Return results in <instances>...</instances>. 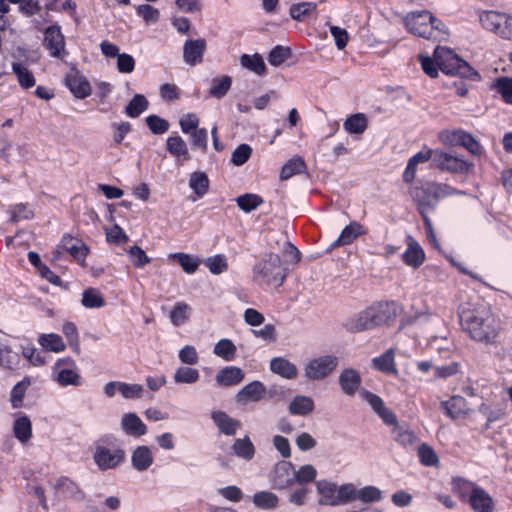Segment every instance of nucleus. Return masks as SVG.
<instances>
[{
  "label": "nucleus",
  "mask_w": 512,
  "mask_h": 512,
  "mask_svg": "<svg viewBox=\"0 0 512 512\" xmlns=\"http://www.w3.org/2000/svg\"><path fill=\"white\" fill-rule=\"evenodd\" d=\"M149 102L142 94H136L125 107V114L131 118L139 117L148 109Z\"/></svg>",
  "instance_id": "37998d69"
},
{
  "label": "nucleus",
  "mask_w": 512,
  "mask_h": 512,
  "mask_svg": "<svg viewBox=\"0 0 512 512\" xmlns=\"http://www.w3.org/2000/svg\"><path fill=\"white\" fill-rule=\"evenodd\" d=\"M245 374L243 370L237 366H226L220 369L215 381L221 387H232L240 384L244 380Z\"/></svg>",
  "instance_id": "5701e85b"
},
{
  "label": "nucleus",
  "mask_w": 512,
  "mask_h": 512,
  "mask_svg": "<svg viewBox=\"0 0 512 512\" xmlns=\"http://www.w3.org/2000/svg\"><path fill=\"white\" fill-rule=\"evenodd\" d=\"M365 230L361 224L356 221L351 222L341 232L340 236L330 244L329 250L336 247L351 244L357 237L365 234Z\"/></svg>",
  "instance_id": "a878e982"
},
{
  "label": "nucleus",
  "mask_w": 512,
  "mask_h": 512,
  "mask_svg": "<svg viewBox=\"0 0 512 512\" xmlns=\"http://www.w3.org/2000/svg\"><path fill=\"white\" fill-rule=\"evenodd\" d=\"M396 315L397 305L395 302H376L350 317L345 323V328L352 333L372 330L386 324Z\"/></svg>",
  "instance_id": "f03ea898"
},
{
  "label": "nucleus",
  "mask_w": 512,
  "mask_h": 512,
  "mask_svg": "<svg viewBox=\"0 0 512 512\" xmlns=\"http://www.w3.org/2000/svg\"><path fill=\"white\" fill-rule=\"evenodd\" d=\"M56 493L62 495L65 499L82 502L85 500V493L79 485L72 479L61 476L54 483Z\"/></svg>",
  "instance_id": "dca6fc26"
},
{
  "label": "nucleus",
  "mask_w": 512,
  "mask_h": 512,
  "mask_svg": "<svg viewBox=\"0 0 512 512\" xmlns=\"http://www.w3.org/2000/svg\"><path fill=\"white\" fill-rule=\"evenodd\" d=\"M146 123L154 134L161 135L169 129V122L157 115H149L146 118Z\"/></svg>",
  "instance_id": "774afa93"
},
{
  "label": "nucleus",
  "mask_w": 512,
  "mask_h": 512,
  "mask_svg": "<svg viewBox=\"0 0 512 512\" xmlns=\"http://www.w3.org/2000/svg\"><path fill=\"white\" fill-rule=\"evenodd\" d=\"M434 157V165L442 171H448L454 174H465L473 168L472 163L442 150H436Z\"/></svg>",
  "instance_id": "9b49d317"
},
{
  "label": "nucleus",
  "mask_w": 512,
  "mask_h": 512,
  "mask_svg": "<svg viewBox=\"0 0 512 512\" xmlns=\"http://www.w3.org/2000/svg\"><path fill=\"white\" fill-rule=\"evenodd\" d=\"M391 433L393 439L403 447L412 446L417 440L415 433L406 425H395Z\"/></svg>",
  "instance_id": "c9c22d12"
},
{
  "label": "nucleus",
  "mask_w": 512,
  "mask_h": 512,
  "mask_svg": "<svg viewBox=\"0 0 512 512\" xmlns=\"http://www.w3.org/2000/svg\"><path fill=\"white\" fill-rule=\"evenodd\" d=\"M167 151L174 157H182L184 160H189L190 155L186 142L180 136H170L166 141Z\"/></svg>",
  "instance_id": "e433bc0d"
},
{
  "label": "nucleus",
  "mask_w": 512,
  "mask_h": 512,
  "mask_svg": "<svg viewBox=\"0 0 512 512\" xmlns=\"http://www.w3.org/2000/svg\"><path fill=\"white\" fill-rule=\"evenodd\" d=\"M338 365V358L325 355L310 360L304 367V376L309 380H322L330 375Z\"/></svg>",
  "instance_id": "9d476101"
},
{
  "label": "nucleus",
  "mask_w": 512,
  "mask_h": 512,
  "mask_svg": "<svg viewBox=\"0 0 512 512\" xmlns=\"http://www.w3.org/2000/svg\"><path fill=\"white\" fill-rule=\"evenodd\" d=\"M253 280L260 285L281 286L286 279V271L281 257L275 253L265 254L253 266Z\"/></svg>",
  "instance_id": "20e7f679"
},
{
  "label": "nucleus",
  "mask_w": 512,
  "mask_h": 512,
  "mask_svg": "<svg viewBox=\"0 0 512 512\" xmlns=\"http://www.w3.org/2000/svg\"><path fill=\"white\" fill-rule=\"evenodd\" d=\"M190 312L191 307L188 304L184 302L176 303L170 312V320L172 324L175 326L182 325L189 319Z\"/></svg>",
  "instance_id": "603ef678"
},
{
  "label": "nucleus",
  "mask_w": 512,
  "mask_h": 512,
  "mask_svg": "<svg viewBox=\"0 0 512 512\" xmlns=\"http://www.w3.org/2000/svg\"><path fill=\"white\" fill-rule=\"evenodd\" d=\"M136 13L143 18L146 24L156 23L160 18L159 10L148 4L137 6Z\"/></svg>",
  "instance_id": "e2e57ef3"
},
{
  "label": "nucleus",
  "mask_w": 512,
  "mask_h": 512,
  "mask_svg": "<svg viewBox=\"0 0 512 512\" xmlns=\"http://www.w3.org/2000/svg\"><path fill=\"white\" fill-rule=\"evenodd\" d=\"M505 13L496 11H483L479 16V21L482 27L498 36V31L501 29Z\"/></svg>",
  "instance_id": "7c9ffc66"
},
{
  "label": "nucleus",
  "mask_w": 512,
  "mask_h": 512,
  "mask_svg": "<svg viewBox=\"0 0 512 512\" xmlns=\"http://www.w3.org/2000/svg\"><path fill=\"white\" fill-rule=\"evenodd\" d=\"M31 385L29 377H24L11 390L10 402L13 408H20L28 387Z\"/></svg>",
  "instance_id": "de8ad7c7"
},
{
  "label": "nucleus",
  "mask_w": 512,
  "mask_h": 512,
  "mask_svg": "<svg viewBox=\"0 0 512 512\" xmlns=\"http://www.w3.org/2000/svg\"><path fill=\"white\" fill-rule=\"evenodd\" d=\"M418 457L420 463L424 466H436L439 462V458L434 449L426 443L418 447Z\"/></svg>",
  "instance_id": "4d7b16f0"
},
{
  "label": "nucleus",
  "mask_w": 512,
  "mask_h": 512,
  "mask_svg": "<svg viewBox=\"0 0 512 512\" xmlns=\"http://www.w3.org/2000/svg\"><path fill=\"white\" fill-rule=\"evenodd\" d=\"M232 79L229 76L214 78L209 89L210 96L220 99L223 98L230 90Z\"/></svg>",
  "instance_id": "09e8293b"
},
{
  "label": "nucleus",
  "mask_w": 512,
  "mask_h": 512,
  "mask_svg": "<svg viewBox=\"0 0 512 512\" xmlns=\"http://www.w3.org/2000/svg\"><path fill=\"white\" fill-rule=\"evenodd\" d=\"M130 261L136 268H142L151 262V259L146 255L144 250L139 246H132L128 250Z\"/></svg>",
  "instance_id": "0e129e2a"
},
{
  "label": "nucleus",
  "mask_w": 512,
  "mask_h": 512,
  "mask_svg": "<svg viewBox=\"0 0 512 512\" xmlns=\"http://www.w3.org/2000/svg\"><path fill=\"white\" fill-rule=\"evenodd\" d=\"M38 343L47 351L54 353L63 352L66 345L62 338L55 333L41 334L38 338Z\"/></svg>",
  "instance_id": "4c0bfd02"
},
{
  "label": "nucleus",
  "mask_w": 512,
  "mask_h": 512,
  "mask_svg": "<svg viewBox=\"0 0 512 512\" xmlns=\"http://www.w3.org/2000/svg\"><path fill=\"white\" fill-rule=\"evenodd\" d=\"M441 140L444 143H449L451 145L463 146L473 155H479L481 153L480 144L473 138L472 135L466 133L463 130L442 133Z\"/></svg>",
  "instance_id": "2eb2a0df"
},
{
  "label": "nucleus",
  "mask_w": 512,
  "mask_h": 512,
  "mask_svg": "<svg viewBox=\"0 0 512 512\" xmlns=\"http://www.w3.org/2000/svg\"><path fill=\"white\" fill-rule=\"evenodd\" d=\"M270 370L282 378L291 380L298 375V369L295 364L284 357H275L270 361Z\"/></svg>",
  "instance_id": "bb28decb"
},
{
  "label": "nucleus",
  "mask_w": 512,
  "mask_h": 512,
  "mask_svg": "<svg viewBox=\"0 0 512 512\" xmlns=\"http://www.w3.org/2000/svg\"><path fill=\"white\" fill-rule=\"evenodd\" d=\"M106 240L112 244H124L129 241V236L119 225H114L111 228L105 229Z\"/></svg>",
  "instance_id": "69168bd1"
},
{
  "label": "nucleus",
  "mask_w": 512,
  "mask_h": 512,
  "mask_svg": "<svg viewBox=\"0 0 512 512\" xmlns=\"http://www.w3.org/2000/svg\"><path fill=\"white\" fill-rule=\"evenodd\" d=\"M459 191L445 183L427 182L422 187L416 188L412 195L417 202L418 210L422 216H427V210L436 206L437 202L451 195H462Z\"/></svg>",
  "instance_id": "39448f33"
},
{
  "label": "nucleus",
  "mask_w": 512,
  "mask_h": 512,
  "mask_svg": "<svg viewBox=\"0 0 512 512\" xmlns=\"http://www.w3.org/2000/svg\"><path fill=\"white\" fill-rule=\"evenodd\" d=\"M13 434L21 443L26 444L32 438V423L28 416L19 415L13 423Z\"/></svg>",
  "instance_id": "c85d7f7f"
},
{
  "label": "nucleus",
  "mask_w": 512,
  "mask_h": 512,
  "mask_svg": "<svg viewBox=\"0 0 512 512\" xmlns=\"http://www.w3.org/2000/svg\"><path fill=\"white\" fill-rule=\"evenodd\" d=\"M21 357L9 346H0V366L7 370H15L19 367Z\"/></svg>",
  "instance_id": "ea45409f"
},
{
  "label": "nucleus",
  "mask_w": 512,
  "mask_h": 512,
  "mask_svg": "<svg viewBox=\"0 0 512 512\" xmlns=\"http://www.w3.org/2000/svg\"><path fill=\"white\" fill-rule=\"evenodd\" d=\"M154 461L151 449L148 446L142 445L136 447L131 456L132 466L137 471L147 470Z\"/></svg>",
  "instance_id": "cd10ccee"
},
{
  "label": "nucleus",
  "mask_w": 512,
  "mask_h": 512,
  "mask_svg": "<svg viewBox=\"0 0 512 512\" xmlns=\"http://www.w3.org/2000/svg\"><path fill=\"white\" fill-rule=\"evenodd\" d=\"M339 385L347 396H353L360 388L361 376L353 368L344 369L339 375Z\"/></svg>",
  "instance_id": "b1692460"
},
{
  "label": "nucleus",
  "mask_w": 512,
  "mask_h": 512,
  "mask_svg": "<svg viewBox=\"0 0 512 512\" xmlns=\"http://www.w3.org/2000/svg\"><path fill=\"white\" fill-rule=\"evenodd\" d=\"M205 265L212 274L218 275L228 269V262L224 255H215L205 260Z\"/></svg>",
  "instance_id": "bf43d9fd"
},
{
  "label": "nucleus",
  "mask_w": 512,
  "mask_h": 512,
  "mask_svg": "<svg viewBox=\"0 0 512 512\" xmlns=\"http://www.w3.org/2000/svg\"><path fill=\"white\" fill-rule=\"evenodd\" d=\"M168 258L176 260L182 267L183 271L188 274L195 273L199 267V260L195 256L190 254L182 252L171 253L168 255Z\"/></svg>",
  "instance_id": "79ce46f5"
},
{
  "label": "nucleus",
  "mask_w": 512,
  "mask_h": 512,
  "mask_svg": "<svg viewBox=\"0 0 512 512\" xmlns=\"http://www.w3.org/2000/svg\"><path fill=\"white\" fill-rule=\"evenodd\" d=\"M351 502L359 500L362 503L379 502L382 499V491L375 486H365L357 489L353 484V491L351 492Z\"/></svg>",
  "instance_id": "c756f323"
},
{
  "label": "nucleus",
  "mask_w": 512,
  "mask_h": 512,
  "mask_svg": "<svg viewBox=\"0 0 512 512\" xmlns=\"http://www.w3.org/2000/svg\"><path fill=\"white\" fill-rule=\"evenodd\" d=\"M211 418L219 431L227 436L235 435L238 428L241 426L240 421L232 418L221 410L213 411Z\"/></svg>",
  "instance_id": "393cba45"
},
{
  "label": "nucleus",
  "mask_w": 512,
  "mask_h": 512,
  "mask_svg": "<svg viewBox=\"0 0 512 512\" xmlns=\"http://www.w3.org/2000/svg\"><path fill=\"white\" fill-rule=\"evenodd\" d=\"M434 59L438 68L447 75L479 79V74L449 48L438 46L434 51Z\"/></svg>",
  "instance_id": "423d86ee"
},
{
  "label": "nucleus",
  "mask_w": 512,
  "mask_h": 512,
  "mask_svg": "<svg viewBox=\"0 0 512 512\" xmlns=\"http://www.w3.org/2000/svg\"><path fill=\"white\" fill-rule=\"evenodd\" d=\"M237 348L229 339H221L214 346V354L226 361L234 359Z\"/></svg>",
  "instance_id": "3c124183"
},
{
  "label": "nucleus",
  "mask_w": 512,
  "mask_h": 512,
  "mask_svg": "<svg viewBox=\"0 0 512 512\" xmlns=\"http://www.w3.org/2000/svg\"><path fill=\"white\" fill-rule=\"evenodd\" d=\"M288 410L292 415H308L314 410V401L309 396L298 395L291 400Z\"/></svg>",
  "instance_id": "2f4dec72"
},
{
  "label": "nucleus",
  "mask_w": 512,
  "mask_h": 512,
  "mask_svg": "<svg viewBox=\"0 0 512 512\" xmlns=\"http://www.w3.org/2000/svg\"><path fill=\"white\" fill-rule=\"evenodd\" d=\"M238 207L246 213H249L255 209H257L262 203L263 200L260 196L256 194H244L239 196L236 199Z\"/></svg>",
  "instance_id": "6e6d98bb"
},
{
  "label": "nucleus",
  "mask_w": 512,
  "mask_h": 512,
  "mask_svg": "<svg viewBox=\"0 0 512 512\" xmlns=\"http://www.w3.org/2000/svg\"><path fill=\"white\" fill-rule=\"evenodd\" d=\"M405 241L407 249L403 253V261L410 267L418 268L425 260L424 250L411 235H407Z\"/></svg>",
  "instance_id": "4be33fe9"
},
{
  "label": "nucleus",
  "mask_w": 512,
  "mask_h": 512,
  "mask_svg": "<svg viewBox=\"0 0 512 512\" xmlns=\"http://www.w3.org/2000/svg\"><path fill=\"white\" fill-rule=\"evenodd\" d=\"M62 332L68 339L69 345L73 351L79 352L80 342L77 327L72 322H65L62 327Z\"/></svg>",
  "instance_id": "052dcab7"
},
{
  "label": "nucleus",
  "mask_w": 512,
  "mask_h": 512,
  "mask_svg": "<svg viewBox=\"0 0 512 512\" xmlns=\"http://www.w3.org/2000/svg\"><path fill=\"white\" fill-rule=\"evenodd\" d=\"M317 8L314 2H300L292 4L289 8V15L293 20L303 21L304 18L313 13Z\"/></svg>",
  "instance_id": "49530a36"
},
{
  "label": "nucleus",
  "mask_w": 512,
  "mask_h": 512,
  "mask_svg": "<svg viewBox=\"0 0 512 512\" xmlns=\"http://www.w3.org/2000/svg\"><path fill=\"white\" fill-rule=\"evenodd\" d=\"M43 46L53 58L63 60L68 56L65 37L57 24L48 26L44 30Z\"/></svg>",
  "instance_id": "1a4fd4ad"
},
{
  "label": "nucleus",
  "mask_w": 512,
  "mask_h": 512,
  "mask_svg": "<svg viewBox=\"0 0 512 512\" xmlns=\"http://www.w3.org/2000/svg\"><path fill=\"white\" fill-rule=\"evenodd\" d=\"M120 426L128 436L139 438L147 433V426L141 418L133 412L123 414Z\"/></svg>",
  "instance_id": "412c9836"
},
{
  "label": "nucleus",
  "mask_w": 512,
  "mask_h": 512,
  "mask_svg": "<svg viewBox=\"0 0 512 512\" xmlns=\"http://www.w3.org/2000/svg\"><path fill=\"white\" fill-rule=\"evenodd\" d=\"M12 71L22 88L29 89L35 85L36 80L33 73L24 64L19 62L13 63Z\"/></svg>",
  "instance_id": "58836bf2"
},
{
  "label": "nucleus",
  "mask_w": 512,
  "mask_h": 512,
  "mask_svg": "<svg viewBox=\"0 0 512 512\" xmlns=\"http://www.w3.org/2000/svg\"><path fill=\"white\" fill-rule=\"evenodd\" d=\"M52 379L62 387L82 385V377L70 357L58 359L52 367Z\"/></svg>",
  "instance_id": "6e6552de"
},
{
  "label": "nucleus",
  "mask_w": 512,
  "mask_h": 512,
  "mask_svg": "<svg viewBox=\"0 0 512 512\" xmlns=\"http://www.w3.org/2000/svg\"><path fill=\"white\" fill-rule=\"evenodd\" d=\"M458 487L463 485L467 489H471L468 498L470 507L475 512H491L493 509L492 497L483 489L476 486L474 483L459 479L457 482Z\"/></svg>",
  "instance_id": "f8f14e48"
},
{
  "label": "nucleus",
  "mask_w": 512,
  "mask_h": 512,
  "mask_svg": "<svg viewBox=\"0 0 512 512\" xmlns=\"http://www.w3.org/2000/svg\"><path fill=\"white\" fill-rule=\"evenodd\" d=\"M240 63L244 68L249 69L258 75H262L266 70L263 58L259 54H243L240 58Z\"/></svg>",
  "instance_id": "8fccbe9b"
},
{
  "label": "nucleus",
  "mask_w": 512,
  "mask_h": 512,
  "mask_svg": "<svg viewBox=\"0 0 512 512\" xmlns=\"http://www.w3.org/2000/svg\"><path fill=\"white\" fill-rule=\"evenodd\" d=\"M405 29L412 35L436 40L446 33L445 25L427 10L412 11L402 18Z\"/></svg>",
  "instance_id": "7ed1b4c3"
},
{
  "label": "nucleus",
  "mask_w": 512,
  "mask_h": 512,
  "mask_svg": "<svg viewBox=\"0 0 512 512\" xmlns=\"http://www.w3.org/2000/svg\"><path fill=\"white\" fill-rule=\"evenodd\" d=\"M206 51L205 39L186 40L183 46V61L190 66L202 63Z\"/></svg>",
  "instance_id": "a211bd4d"
},
{
  "label": "nucleus",
  "mask_w": 512,
  "mask_h": 512,
  "mask_svg": "<svg viewBox=\"0 0 512 512\" xmlns=\"http://www.w3.org/2000/svg\"><path fill=\"white\" fill-rule=\"evenodd\" d=\"M232 450L236 456L246 461L251 460L255 455V447L248 436L236 439Z\"/></svg>",
  "instance_id": "f704fd0d"
},
{
  "label": "nucleus",
  "mask_w": 512,
  "mask_h": 512,
  "mask_svg": "<svg viewBox=\"0 0 512 512\" xmlns=\"http://www.w3.org/2000/svg\"><path fill=\"white\" fill-rule=\"evenodd\" d=\"M189 186L195 192L198 198H201L208 191L209 179L203 172H194L190 175Z\"/></svg>",
  "instance_id": "a18cd8bd"
},
{
  "label": "nucleus",
  "mask_w": 512,
  "mask_h": 512,
  "mask_svg": "<svg viewBox=\"0 0 512 512\" xmlns=\"http://www.w3.org/2000/svg\"><path fill=\"white\" fill-rule=\"evenodd\" d=\"M295 483V469L291 462L281 461L276 464L273 485L277 489H287Z\"/></svg>",
  "instance_id": "6ab92c4d"
},
{
  "label": "nucleus",
  "mask_w": 512,
  "mask_h": 512,
  "mask_svg": "<svg viewBox=\"0 0 512 512\" xmlns=\"http://www.w3.org/2000/svg\"><path fill=\"white\" fill-rule=\"evenodd\" d=\"M253 503L263 510L275 509L279 504V498L270 491H260L253 495Z\"/></svg>",
  "instance_id": "a19ab883"
},
{
  "label": "nucleus",
  "mask_w": 512,
  "mask_h": 512,
  "mask_svg": "<svg viewBox=\"0 0 512 512\" xmlns=\"http://www.w3.org/2000/svg\"><path fill=\"white\" fill-rule=\"evenodd\" d=\"M344 128L349 133L361 134L367 128V118L362 113L354 114L345 121Z\"/></svg>",
  "instance_id": "5fc2aeb1"
},
{
  "label": "nucleus",
  "mask_w": 512,
  "mask_h": 512,
  "mask_svg": "<svg viewBox=\"0 0 512 512\" xmlns=\"http://www.w3.org/2000/svg\"><path fill=\"white\" fill-rule=\"evenodd\" d=\"M306 164L302 157L295 156L288 160L281 169L280 179L288 180L294 175L304 173Z\"/></svg>",
  "instance_id": "72a5a7b5"
},
{
  "label": "nucleus",
  "mask_w": 512,
  "mask_h": 512,
  "mask_svg": "<svg viewBox=\"0 0 512 512\" xmlns=\"http://www.w3.org/2000/svg\"><path fill=\"white\" fill-rule=\"evenodd\" d=\"M317 476L316 469L310 465L306 464L301 466L297 471L295 470V483L306 484L313 482Z\"/></svg>",
  "instance_id": "680f3d73"
},
{
  "label": "nucleus",
  "mask_w": 512,
  "mask_h": 512,
  "mask_svg": "<svg viewBox=\"0 0 512 512\" xmlns=\"http://www.w3.org/2000/svg\"><path fill=\"white\" fill-rule=\"evenodd\" d=\"M394 355H395L394 349L390 348L385 353L380 355L379 357H375L372 360V364L377 370H379L381 372H384L387 374H396L397 368H396V364H395V360H394Z\"/></svg>",
  "instance_id": "473e14b6"
},
{
  "label": "nucleus",
  "mask_w": 512,
  "mask_h": 512,
  "mask_svg": "<svg viewBox=\"0 0 512 512\" xmlns=\"http://www.w3.org/2000/svg\"><path fill=\"white\" fill-rule=\"evenodd\" d=\"M291 56V50L281 45L275 46L268 55V62L272 66H280Z\"/></svg>",
  "instance_id": "13d9d810"
},
{
  "label": "nucleus",
  "mask_w": 512,
  "mask_h": 512,
  "mask_svg": "<svg viewBox=\"0 0 512 512\" xmlns=\"http://www.w3.org/2000/svg\"><path fill=\"white\" fill-rule=\"evenodd\" d=\"M199 371L188 366L178 367L173 375V380L177 384H194L199 380Z\"/></svg>",
  "instance_id": "c03bdc74"
},
{
  "label": "nucleus",
  "mask_w": 512,
  "mask_h": 512,
  "mask_svg": "<svg viewBox=\"0 0 512 512\" xmlns=\"http://www.w3.org/2000/svg\"><path fill=\"white\" fill-rule=\"evenodd\" d=\"M125 458V453L122 449L111 450L105 446H97L95 448L93 459L96 465L101 470H109L118 467Z\"/></svg>",
  "instance_id": "ddd939ff"
},
{
  "label": "nucleus",
  "mask_w": 512,
  "mask_h": 512,
  "mask_svg": "<svg viewBox=\"0 0 512 512\" xmlns=\"http://www.w3.org/2000/svg\"><path fill=\"white\" fill-rule=\"evenodd\" d=\"M441 408L452 420L464 418L471 413L466 399L462 396H452L450 399L441 402Z\"/></svg>",
  "instance_id": "aec40b11"
},
{
  "label": "nucleus",
  "mask_w": 512,
  "mask_h": 512,
  "mask_svg": "<svg viewBox=\"0 0 512 512\" xmlns=\"http://www.w3.org/2000/svg\"><path fill=\"white\" fill-rule=\"evenodd\" d=\"M266 394L265 385L258 380L252 381L242 387L235 395V402L239 406L249 403H257L264 399Z\"/></svg>",
  "instance_id": "4468645a"
},
{
  "label": "nucleus",
  "mask_w": 512,
  "mask_h": 512,
  "mask_svg": "<svg viewBox=\"0 0 512 512\" xmlns=\"http://www.w3.org/2000/svg\"><path fill=\"white\" fill-rule=\"evenodd\" d=\"M317 492L321 495L320 505L340 506L351 502L353 483H345L338 486L334 482L320 480L316 482Z\"/></svg>",
  "instance_id": "0eeeda50"
},
{
  "label": "nucleus",
  "mask_w": 512,
  "mask_h": 512,
  "mask_svg": "<svg viewBox=\"0 0 512 512\" xmlns=\"http://www.w3.org/2000/svg\"><path fill=\"white\" fill-rule=\"evenodd\" d=\"M81 303L86 308H101L105 305L101 293L94 288H89L83 292Z\"/></svg>",
  "instance_id": "864d4df0"
},
{
  "label": "nucleus",
  "mask_w": 512,
  "mask_h": 512,
  "mask_svg": "<svg viewBox=\"0 0 512 512\" xmlns=\"http://www.w3.org/2000/svg\"><path fill=\"white\" fill-rule=\"evenodd\" d=\"M65 85L78 99H84L91 94L88 80L76 69L69 71L65 77Z\"/></svg>",
  "instance_id": "f3484780"
},
{
  "label": "nucleus",
  "mask_w": 512,
  "mask_h": 512,
  "mask_svg": "<svg viewBox=\"0 0 512 512\" xmlns=\"http://www.w3.org/2000/svg\"><path fill=\"white\" fill-rule=\"evenodd\" d=\"M460 319L463 330L473 341L484 345L497 343L502 323L488 306L481 305L472 310H464Z\"/></svg>",
  "instance_id": "f257e3e1"
},
{
  "label": "nucleus",
  "mask_w": 512,
  "mask_h": 512,
  "mask_svg": "<svg viewBox=\"0 0 512 512\" xmlns=\"http://www.w3.org/2000/svg\"><path fill=\"white\" fill-rule=\"evenodd\" d=\"M495 87L504 101L512 105V78L501 77L496 80Z\"/></svg>",
  "instance_id": "338daca9"
}]
</instances>
